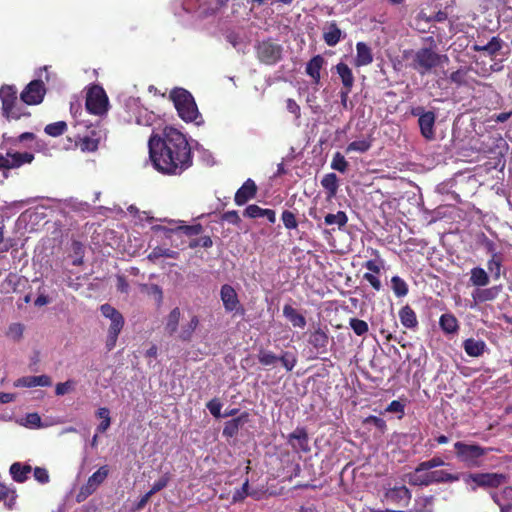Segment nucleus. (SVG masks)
<instances>
[{
  "instance_id": "nucleus-1",
  "label": "nucleus",
  "mask_w": 512,
  "mask_h": 512,
  "mask_svg": "<svg viewBox=\"0 0 512 512\" xmlns=\"http://www.w3.org/2000/svg\"><path fill=\"white\" fill-rule=\"evenodd\" d=\"M150 159L157 171L180 175L193 164V154L186 136L173 127H165L161 136L148 141Z\"/></svg>"
},
{
  "instance_id": "nucleus-2",
  "label": "nucleus",
  "mask_w": 512,
  "mask_h": 512,
  "mask_svg": "<svg viewBox=\"0 0 512 512\" xmlns=\"http://www.w3.org/2000/svg\"><path fill=\"white\" fill-rule=\"evenodd\" d=\"M448 62L449 58L446 54H439L432 48L424 47L414 53L410 66L421 76H424L431 73L433 69Z\"/></svg>"
},
{
  "instance_id": "nucleus-3",
  "label": "nucleus",
  "mask_w": 512,
  "mask_h": 512,
  "mask_svg": "<svg viewBox=\"0 0 512 512\" xmlns=\"http://www.w3.org/2000/svg\"><path fill=\"white\" fill-rule=\"evenodd\" d=\"M455 456L459 462L468 468H479L482 466V458L490 451L491 447H483L476 443L457 441L454 443Z\"/></svg>"
},
{
  "instance_id": "nucleus-4",
  "label": "nucleus",
  "mask_w": 512,
  "mask_h": 512,
  "mask_svg": "<svg viewBox=\"0 0 512 512\" xmlns=\"http://www.w3.org/2000/svg\"><path fill=\"white\" fill-rule=\"evenodd\" d=\"M169 97L172 100L179 117L183 121L193 122L200 117L196 102L188 90L184 88H174L171 90Z\"/></svg>"
},
{
  "instance_id": "nucleus-5",
  "label": "nucleus",
  "mask_w": 512,
  "mask_h": 512,
  "mask_svg": "<svg viewBox=\"0 0 512 512\" xmlns=\"http://www.w3.org/2000/svg\"><path fill=\"white\" fill-rule=\"evenodd\" d=\"M100 311L105 318L111 321L106 339V348L108 351H111L116 346L118 336L124 327V317L116 308L108 303L102 304Z\"/></svg>"
},
{
  "instance_id": "nucleus-6",
  "label": "nucleus",
  "mask_w": 512,
  "mask_h": 512,
  "mask_svg": "<svg viewBox=\"0 0 512 512\" xmlns=\"http://www.w3.org/2000/svg\"><path fill=\"white\" fill-rule=\"evenodd\" d=\"M257 59L265 65H275L282 60L283 46L273 38L263 39L255 46Z\"/></svg>"
},
{
  "instance_id": "nucleus-7",
  "label": "nucleus",
  "mask_w": 512,
  "mask_h": 512,
  "mask_svg": "<svg viewBox=\"0 0 512 512\" xmlns=\"http://www.w3.org/2000/svg\"><path fill=\"white\" fill-rule=\"evenodd\" d=\"M68 140H74L75 146L82 152H95L100 144L101 131L96 127L85 126V131L79 129L73 136H68Z\"/></svg>"
},
{
  "instance_id": "nucleus-8",
  "label": "nucleus",
  "mask_w": 512,
  "mask_h": 512,
  "mask_svg": "<svg viewBox=\"0 0 512 512\" xmlns=\"http://www.w3.org/2000/svg\"><path fill=\"white\" fill-rule=\"evenodd\" d=\"M86 109L89 113L101 116L108 111V96L100 85H92L86 94Z\"/></svg>"
},
{
  "instance_id": "nucleus-9",
  "label": "nucleus",
  "mask_w": 512,
  "mask_h": 512,
  "mask_svg": "<svg viewBox=\"0 0 512 512\" xmlns=\"http://www.w3.org/2000/svg\"><path fill=\"white\" fill-rule=\"evenodd\" d=\"M17 89L13 85H3L0 88V99L2 102V113L7 119L18 120L25 113H22L20 108L17 107Z\"/></svg>"
},
{
  "instance_id": "nucleus-10",
  "label": "nucleus",
  "mask_w": 512,
  "mask_h": 512,
  "mask_svg": "<svg viewBox=\"0 0 512 512\" xmlns=\"http://www.w3.org/2000/svg\"><path fill=\"white\" fill-rule=\"evenodd\" d=\"M473 482L472 490L477 488L489 489L498 488L508 481V475L497 472L470 473L465 479L466 483Z\"/></svg>"
},
{
  "instance_id": "nucleus-11",
  "label": "nucleus",
  "mask_w": 512,
  "mask_h": 512,
  "mask_svg": "<svg viewBox=\"0 0 512 512\" xmlns=\"http://www.w3.org/2000/svg\"><path fill=\"white\" fill-rule=\"evenodd\" d=\"M220 298L226 312H233L234 315L239 316H243L245 314V309L241 305L238 294L233 286L229 284L222 285L220 289Z\"/></svg>"
},
{
  "instance_id": "nucleus-12",
  "label": "nucleus",
  "mask_w": 512,
  "mask_h": 512,
  "mask_svg": "<svg viewBox=\"0 0 512 512\" xmlns=\"http://www.w3.org/2000/svg\"><path fill=\"white\" fill-rule=\"evenodd\" d=\"M110 473L108 465L101 466L95 471L87 480V482L80 488V492L77 495V500L80 502L88 496L92 495L98 487L106 480Z\"/></svg>"
},
{
  "instance_id": "nucleus-13",
  "label": "nucleus",
  "mask_w": 512,
  "mask_h": 512,
  "mask_svg": "<svg viewBox=\"0 0 512 512\" xmlns=\"http://www.w3.org/2000/svg\"><path fill=\"white\" fill-rule=\"evenodd\" d=\"M34 155L30 152H7L5 155L0 153V171L19 168L24 164L31 163Z\"/></svg>"
},
{
  "instance_id": "nucleus-14",
  "label": "nucleus",
  "mask_w": 512,
  "mask_h": 512,
  "mask_svg": "<svg viewBox=\"0 0 512 512\" xmlns=\"http://www.w3.org/2000/svg\"><path fill=\"white\" fill-rule=\"evenodd\" d=\"M46 89L41 80L31 81L21 92L20 98L27 105L40 104L44 98Z\"/></svg>"
},
{
  "instance_id": "nucleus-15",
  "label": "nucleus",
  "mask_w": 512,
  "mask_h": 512,
  "mask_svg": "<svg viewBox=\"0 0 512 512\" xmlns=\"http://www.w3.org/2000/svg\"><path fill=\"white\" fill-rule=\"evenodd\" d=\"M287 442L297 453H307L310 451L309 437L307 430L304 427H297L292 433H290L288 435Z\"/></svg>"
},
{
  "instance_id": "nucleus-16",
  "label": "nucleus",
  "mask_w": 512,
  "mask_h": 512,
  "mask_svg": "<svg viewBox=\"0 0 512 512\" xmlns=\"http://www.w3.org/2000/svg\"><path fill=\"white\" fill-rule=\"evenodd\" d=\"M405 479L411 486H430V470L420 462L413 471L405 474Z\"/></svg>"
},
{
  "instance_id": "nucleus-17",
  "label": "nucleus",
  "mask_w": 512,
  "mask_h": 512,
  "mask_svg": "<svg viewBox=\"0 0 512 512\" xmlns=\"http://www.w3.org/2000/svg\"><path fill=\"white\" fill-rule=\"evenodd\" d=\"M258 187L254 180L248 178L242 186L236 191L234 196L235 204L242 206L248 201L254 199L257 195Z\"/></svg>"
},
{
  "instance_id": "nucleus-18",
  "label": "nucleus",
  "mask_w": 512,
  "mask_h": 512,
  "mask_svg": "<svg viewBox=\"0 0 512 512\" xmlns=\"http://www.w3.org/2000/svg\"><path fill=\"white\" fill-rule=\"evenodd\" d=\"M329 339L328 329L318 325L317 328L310 333L308 342L317 352L324 353L327 351Z\"/></svg>"
},
{
  "instance_id": "nucleus-19",
  "label": "nucleus",
  "mask_w": 512,
  "mask_h": 512,
  "mask_svg": "<svg viewBox=\"0 0 512 512\" xmlns=\"http://www.w3.org/2000/svg\"><path fill=\"white\" fill-rule=\"evenodd\" d=\"M435 121L436 115L433 111H427L424 115H420V119H418L420 133L427 140H433L435 137Z\"/></svg>"
},
{
  "instance_id": "nucleus-20",
  "label": "nucleus",
  "mask_w": 512,
  "mask_h": 512,
  "mask_svg": "<svg viewBox=\"0 0 512 512\" xmlns=\"http://www.w3.org/2000/svg\"><path fill=\"white\" fill-rule=\"evenodd\" d=\"M386 496L393 503L407 506L411 501L412 493L405 485H401L390 488Z\"/></svg>"
},
{
  "instance_id": "nucleus-21",
  "label": "nucleus",
  "mask_w": 512,
  "mask_h": 512,
  "mask_svg": "<svg viewBox=\"0 0 512 512\" xmlns=\"http://www.w3.org/2000/svg\"><path fill=\"white\" fill-rule=\"evenodd\" d=\"M325 59L322 55L318 54L313 56L306 64L305 72L312 79L313 83L318 85L321 80L320 71L325 65Z\"/></svg>"
},
{
  "instance_id": "nucleus-22",
  "label": "nucleus",
  "mask_w": 512,
  "mask_h": 512,
  "mask_svg": "<svg viewBox=\"0 0 512 512\" xmlns=\"http://www.w3.org/2000/svg\"><path fill=\"white\" fill-rule=\"evenodd\" d=\"M51 384V378L47 375L24 376L17 379V381L15 382V386L26 388H32L36 386L49 387L51 386Z\"/></svg>"
},
{
  "instance_id": "nucleus-23",
  "label": "nucleus",
  "mask_w": 512,
  "mask_h": 512,
  "mask_svg": "<svg viewBox=\"0 0 512 512\" xmlns=\"http://www.w3.org/2000/svg\"><path fill=\"white\" fill-rule=\"evenodd\" d=\"M463 349L465 351V353L469 356V357H480L482 356L486 349H487V345L485 343V341L481 340V339H475V338H467L463 341Z\"/></svg>"
},
{
  "instance_id": "nucleus-24",
  "label": "nucleus",
  "mask_w": 512,
  "mask_h": 512,
  "mask_svg": "<svg viewBox=\"0 0 512 512\" xmlns=\"http://www.w3.org/2000/svg\"><path fill=\"white\" fill-rule=\"evenodd\" d=\"M342 37V30L338 27L335 21L328 22L326 24L323 32V39L328 46L333 47L337 45Z\"/></svg>"
},
{
  "instance_id": "nucleus-25",
  "label": "nucleus",
  "mask_w": 512,
  "mask_h": 512,
  "mask_svg": "<svg viewBox=\"0 0 512 512\" xmlns=\"http://www.w3.org/2000/svg\"><path fill=\"white\" fill-rule=\"evenodd\" d=\"M373 62V54L371 48L364 42L356 44L355 66H367Z\"/></svg>"
},
{
  "instance_id": "nucleus-26",
  "label": "nucleus",
  "mask_w": 512,
  "mask_h": 512,
  "mask_svg": "<svg viewBox=\"0 0 512 512\" xmlns=\"http://www.w3.org/2000/svg\"><path fill=\"white\" fill-rule=\"evenodd\" d=\"M398 314L400 322L405 328L415 330L418 327L417 315L409 305L403 306Z\"/></svg>"
},
{
  "instance_id": "nucleus-27",
  "label": "nucleus",
  "mask_w": 512,
  "mask_h": 512,
  "mask_svg": "<svg viewBox=\"0 0 512 512\" xmlns=\"http://www.w3.org/2000/svg\"><path fill=\"white\" fill-rule=\"evenodd\" d=\"M248 420V413L244 412L240 416L228 420L223 428V435L226 437H234L238 434L239 429L246 423Z\"/></svg>"
},
{
  "instance_id": "nucleus-28",
  "label": "nucleus",
  "mask_w": 512,
  "mask_h": 512,
  "mask_svg": "<svg viewBox=\"0 0 512 512\" xmlns=\"http://www.w3.org/2000/svg\"><path fill=\"white\" fill-rule=\"evenodd\" d=\"M335 69L341 79L342 88L352 90L355 78L349 66L344 62H339Z\"/></svg>"
},
{
  "instance_id": "nucleus-29",
  "label": "nucleus",
  "mask_w": 512,
  "mask_h": 512,
  "mask_svg": "<svg viewBox=\"0 0 512 512\" xmlns=\"http://www.w3.org/2000/svg\"><path fill=\"white\" fill-rule=\"evenodd\" d=\"M283 315L290 321L293 327L303 329L307 324L306 318L290 304L283 306Z\"/></svg>"
},
{
  "instance_id": "nucleus-30",
  "label": "nucleus",
  "mask_w": 512,
  "mask_h": 512,
  "mask_svg": "<svg viewBox=\"0 0 512 512\" xmlns=\"http://www.w3.org/2000/svg\"><path fill=\"white\" fill-rule=\"evenodd\" d=\"M439 326L445 334H456L459 330V322L452 313H444L440 316Z\"/></svg>"
},
{
  "instance_id": "nucleus-31",
  "label": "nucleus",
  "mask_w": 512,
  "mask_h": 512,
  "mask_svg": "<svg viewBox=\"0 0 512 512\" xmlns=\"http://www.w3.org/2000/svg\"><path fill=\"white\" fill-rule=\"evenodd\" d=\"M460 479L458 473H450L445 470H430V485L440 483H453Z\"/></svg>"
},
{
  "instance_id": "nucleus-32",
  "label": "nucleus",
  "mask_w": 512,
  "mask_h": 512,
  "mask_svg": "<svg viewBox=\"0 0 512 512\" xmlns=\"http://www.w3.org/2000/svg\"><path fill=\"white\" fill-rule=\"evenodd\" d=\"M32 471V467L28 464L15 462L10 466V474L14 481L23 483L27 480L28 474Z\"/></svg>"
},
{
  "instance_id": "nucleus-33",
  "label": "nucleus",
  "mask_w": 512,
  "mask_h": 512,
  "mask_svg": "<svg viewBox=\"0 0 512 512\" xmlns=\"http://www.w3.org/2000/svg\"><path fill=\"white\" fill-rule=\"evenodd\" d=\"M502 48V40L499 37H492L485 45L475 44L473 50L476 52H485L488 56H495Z\"/></svg>"
},
{
  "instance_id": "nucleus-34",
  "label": "nucleus",
  "mask_w": 512,
  "mask_h": 512,
  "mask_svg": "<svg viewBox=\"0 0 512 512\" xmlns=\"http://www.w3.org/2000/svg\"><path fill=\"white\" fill-rule=\"evenodd\" d=\"M322 187L327 191L329 199L334 198L338 191V177L335 173H328L324 175L321 180Z\"/></svg>"
},
{
  "instance_id": "nucleus-35",
  "label": "nucleus",
  "mask_w": 512,
  "mask_h": 512,
  "mask_svg": "<svg viewBox=\"0 0 512 512\" xmlns=\"http://www.w3.org/2000/svg\"><path fill=\"white\" fill-rule=\"evenodd\" d=\"M181 317V311L178 307H175L170 311L165 322V332L172 336L178 330V325Z\"/></svg>"
},
{
  "instance_id": "nucleus-36",
  "label": "nucleus",
  "mask_w": 512,
  "mask_h": 512,
  "mask_svg": "<svg viewBox=\"0 0 512 512\" xmlns=\"http://www.w3.org/2000/svg\"><path fill=\"white\" fill-rule=\"evenodd\" d=\"M199 325V318L196 315H193L190 319V321L183 325L181 328V331L178 335L179 339L183 342H189L191 341L193 334L196 330V328Z\"/></svg>"
},
{
  "instance_id": "nucleus-37",
  "label": "nucleus",
  "mask_w": 512,
  "mask_h": 512,
  "mask_svg": "<svg viewBox=\"0 0 512 512\" xmlns=\"http://www.w3.org/2000/svg\"><path fill=\"white\" fill-rule=\"evenodd\" d=\"M470 282L477 287H484L489 284V276L481 267H474L470 271Z\"/></svg>"
},
{
  "instance_id": "nucleus-38",
  "label": "nucleus",
  "mask_w": 512,
  "mask_h": 512,
  "mask_svg": "<svg viewBox=\"0 0 512 512\" xmlns=\"http://www.w3.org/2000/svg\"><path fill=\"white\" fill-rule=\"evenodd\" d=\"M435 497L433 495L419 496L415 499V512H433Z\"/></svg>"
},
{
  "instance_id": "nucleus-39",
  "label": "nucleus",
  "mask_w": 512,
  "mask_h": 512,
  "mask_svg": "<svg viewBox=\"0 0 512 512\" xmlns=\"http://www.w3.org/2000/svg\"><path fill=\"white\" fill-rule=\"evenodd\" d=\"M498 295L497 287H490L485 289H477L473 292L472 297L476 302H486L494 300Z\"/></svg>"
},
{
  "instance_id": "nucleus-40",
  "label": "nucleus",
  "mask_w": 512,
  "mask_h": 512,
  "mask_svg": "<svg viewBox=\"0 0 512 512\" xmlns=\"http://www.w3.org/2000/svg\"><path fill=\"white\" fill-rule=\"evenodd\" d=\"M494 502L499 506L500 511L504 505L512 506V487L506 486L500 493H495L492 496Z\"/></svg>"
},
{
  "instance_id": "nucleus-41",
  "label": "nucleus",
  "mask_w": 512,
  "mask_h": 512,
  "mask_svg": "<svg viewBox=\"0 0 512 512\" xmlns=\"http://www.w3.org/2000/svg\"><path fill=\"white\" fill-rule=\"evenodd\" d=\"M178 256L179 253L177 251L157 246L152 249V251L148 254L147 258L148 260L155 262L157 259L161 257L176 259Z\"/></svg>"
},
{
  "instance_id": "nucleus-42",
  "label": "nucleus",
  "mask_w": 512,
  "mask_h": 512,
  "mask_svg": "<svg viewBox=\"0 0 512 512\" xmlns=\"http://www.w3.org/2000/svg\"><path fill=\"white\" fill-rule=\"evenodd\" d=\"M96 416L102 420L96 428L97 433H105L111 425L109 409L107 407H100L96 411Z\"/></svg>"
},
{
  "instance_id": "nucleus-43",
  "label": "nucleus",
  "mask_w": 512,
  "mask_h": 512,
  "mask_svg": "<svg viewBox=\"0 0 512 512\" xmlns=\"http://www.w3.org/2000/svg\"><path fill=\"white\" fill-rule=\"evenodd\" d=\"M391 288L396 297H404L409 292L408 284L400 276H393L391 278Z\"/></svg>"
},
{
  "instance_id": "nucleus-44",
  "label": "nucleus",
  "mask_w": 512,
  "mask_h": 512,
  "mask_svg": "<svg viewBox=\"0 0 512 512\" xmlns=\"http://www.w3.org/2000/svg\"><path fill=\"white\" fill-rule=\"evenodd\" d=\"M16 500V493L11 490L4 483L0 482V501H4L5 505L12 509Z\"/></svg>"
},
{
  "instance_id": "nucleus-45",
  "label": "nucleus",
  "mask_w": 512,
  "mask_h": 512,
  "mask_svg": "<svg viewBox=\"0 0 512 512\" xmlns=\"http://www.w3.org/2000/svg\"><path fill=\"white\" fill-rule=\"evenodd\" d=\"M278 361L281 362L282 366L286 369L287 372H290L294 369L298 360L295 353L291 351H284L279 356Z\"/></svg>"
},
{
  "instance_id": "nucleus-46",
  "label": "nucleus",
  "mask_w": 512,
  "mask_h": 512,
  "mask_svg": "<svg viewBox=\"0 0 512 512\" xmlns=\"http://www.w3.org/2000/svg\"><path fill=\"white\" fill-rule=\"evenodd\" d=\"M469 69L467 67H460L458 70L450 74L449 80L456 84L457 87L465 86L467 82V74Z\"/></svg>"
},
{
  "instance_id": "nucleus-47",
  "label": "nucleus",
  "mask_w": 512,
  "mask_h": 512,
  "mask_svg": "<svg viewBox=\"0 0 512 512\" xmlns=\"http://www.w3.org/2000/svg\"><path fill=\"white\" fill-rule=\"evenodd\" d=\"M324 221L326 225L337 224L341 228L347 224L348 217L344 211H338L336 214H327Z\"/></svg>"
},
{
  "instance_id": "nucleus-48",
  "label": "nucleus",
  "mask_w": 512,
  "mask_h": 512,
  "mask_svg": "<svg viewBox=\"0 0 512 512\" xmlns=\"http://www.w3.org/2000/svg\"><path fill=\"white\" fill-rule=\"evenodd\" d=\"M67 130V124L65 121H57L50 123L45 126L44 131L47 135L52 137H58L65 133Z\"/></svg>"
},
{
  "instance_id": "nucleus-49",
  "label": "nucleus",
  "mask_w": 512,
  "mask_h": 512,
  "mask_svg": "<svg viewBox=\"0 0 512 512\" xmlns=\"http://www.w3.org/2000/svg\"><path fill=\"white\" fill-rule=\"evenodd\" d=\"M72 252H73V261L72 264L74 266H80L83 264V258L85 253L84 245L77 240H74L71 244Z\"/></svg>"
},
{
  "instance_id": "nucleus-50",
  "label": "nucleus",
  "mask_w": 512,
  "mask_h": 512,
  "mask_svg": "<svg viewBox=\"0 0 512 512\" xmlns=\"http://www.w3.org/2000/svg\"><path fill=\"white\" fill-rule=\"evenodd\" d=\"M257 357L259 363L263 366H272L278 361L279 358V356L269 350H260Z\"/></svg>"
},
{
  "instance_id": "nucleus-51",
  "label": "nucleus",
  "mask_w": 512,
  "mask_h": 512,
  "mask_svg": "<svg viewBox=\"0 0 512 512\" xmlns=\"http://www.w3.org/2000/svg\"><path fill=\"white\" fill-rule=\"evenodd\" d=\"M502 267V255H494L487 262L488 270L494 275L495 279H498L501 274Z\"/></svg>"
},
{
  "instance_id": "nucleus-52",
  "label": "nucleus",
  "mask_w": 512,
  "mask_h": 512,
  "mask_svg": "<svg viewBox=\"0 0 512 512\" xmlns=\"http://www.w3.org/2000/svg\"><path fill=\"white\" fill-rule=\"evenodd\" d=\"M349 325L357 336H363L369 330L367 322L358 318H350Z\"/></svg>"
},
{
  "instance_id": "nucleus-53",
  "label": "nucleus",
  "mask_w": 512,
  "mask_h": 512,
  "mask_svg": "<svg viewBox=\"0 0 512 512\" xmlns=\"http://www.w3.org/2000/svg\"><path fill=\"white\" fill-rule=\"evenodd\" d=\"M281 220L283 225L288 230H293L298 227V221L294 212L290 210H284L281 214Z\"/></svg>"
},
{
  "instance_id": "nucleus-54",
  "label": "nucleus",
  "mask_w": 512,
  "mask_h": 512,
  "mask_svg": "<svg viewBox=\"0 0 512 512\" xmlns=\"http://www.w3.org/2000/svg\"><path fill=\"white\" fill-rule=\"evenodd\" d=\"M331 168L341 173H345L347 171L348 162L340 152H336L334 154L331 162Z\"/></svg>"
},
{
  "instance_id": "nucleus-55",
  "label": "nucleus",
  "mask_w": 512,
  "mask_h": 512,
  "mask_svg": "<svg viewBox=\"0 0 512 512\" xmlns=\"http://www.w3.org/2000/svg\"><path fill=\"white\" fill-rule=\"evenodd\" d=\"M371 147V141H368V140H357V141H353L351 143L348 144L347 148H346V152H351V151H357V152H360V153H365L366 151H368Z\"/></svg>"
},
{
  "instance_id": "nucleus-56",
  "label": "nucleus",
  "mask_w": 512,
  "mask_h": 512,
  "mask_svg": "<svg viewBox=\"0 0 512 512\" xmlns=\"http://www.w3.org/2000/svg\"><path fill=\"white\" fill-rule=\"evenodd\" d=\"M363 424L364 425H373L375 428L378 429V431L381 434H383L387 429L386 421L384 419L374 416V415H370V416L366 417L363 420Z\"/></svg>"
},
{
  "instance_id": "nucleus-57",
  "label": "nucleus",
  "mask_w": 512,
  "mask_h": 512,
  "mask_svg": "<svg viewBox=\"0 0 512 512\" xmlns=\"http://www.w3.org/2000/svg\"><path fill=\"white\" fill-rule=\"evenodd\" d=\"M264 211H265V208H261L260 206H258L256 204H250L245 208L243 215L245 217H248L251 219H256V218L263 217Z\"/></svg>"
},
{
  "instance_id": "nucleus-58",
  "label": "nucleus",
  "mask_w": 512,
  "mask_h": 512,
  "mask_svg": "<svg viewBox=\"0 0 512 512\" xmlns=\"http://www.w3.org/2000/svg\"><path fill=\"white\" fill-rule=\"evenodd\" d=\"M176 231H181L187 236H194L202 233L203 226L199 223L194 225H181L176 228Z\"/></svg>"
},
{
  "instance_id": "nucleus-59",
  "label": "nucleus",
  "mask_w": 512,
  "mask_h": 512,
  "mask_svg": "<svg viewBox=\"0 0 512 512\" xmlns=\"http://www.w3.org/2000/svg\"><path fill=\"white\" fill-rule=\"evenodd\" d=\"M171 477H170V474L167 472L165 474H163L157 481H155L151 487V489L149 490V492L154 495L155 493L161 491L162 489H164L169 481H170Z\"/></svg>"
},
{
  "instance_id": "nucleus-60",
  "label": "nucleus",
  "mask_w": 512,
  "mask_h": 512,
  "mask_svg": "<svg viewBox=\"0 0 512 512\" xmlns=\"http://www.w3.org/2000/svg\"><path fill=\"white\" fill-rule=\"evenodd\" d=\"M75 386L74 380H67L65 382L58 383L55 387V394L57 396H63L66 393L72 391Z\"/></svg>"
},
{
  "instance_id": "nucleus-61",
  "label": "nucleus",
  "mask_w": 512,
  "mask_h": 512,
  "mask_svg": "<svg viewBox=\"0 0 512 512\" xmlns=\"http://www.w3.org/2000/svg\"><path fill=\"white\" fill-rule=\"evenodd\" d=\"M248 487H249V481L248 479L245 480L242 487L237 489L232 496V502L237 503L243 501L247 495H248Z\"/></svg>"
},
{
  "instance_id": "nucleus-62",
  "label": "nucleus",
  "mask_w": 512,
  "mask_h": 512,
  "mask_svg": "<svg viewBox=\"0 0 512 512\" xmlns=\"http://www.w3.org/2000/svg\"><path fill=\"white\" fill-rule=\"evenodd\" d=\"M213 245V241L210 236H202L198 239H194L189 243V247L194 249L196 247L210 248Z\"/></svg>"
},
{
  "instance_id": "nucleus-63",
  "label": "nucleus",
  "mask_w": 512,
  "mask_h": 512,
  "mask_svg": "<svg viewBox=\"0 0 512 512\" xmlns=\"http://www.w3.org/2000/svg\"><path fill=\"white\" fill-rule=\"evenodd\" d=\"M221 220L238 226L241 223V218L236 210L224 212L221 215Z\"/></svg>"
},
{
  "instance_id": "nucleus-64",
  "label": "nucleus",
  "mask_w": 512,
  "mask_h": 512,
  "mask_svg": "<svg viewBox=\"0 0 512 512\" xmlns=\"http://www.w3.org/2000/svg\"><path fill=\"white\" fill-rule=\"evenodd\" d=\"M34 478L41 484H46L49 482V473L47 469L42 467H36L34 469Z\"/></svg>"
}]
</instances>
